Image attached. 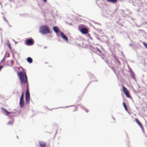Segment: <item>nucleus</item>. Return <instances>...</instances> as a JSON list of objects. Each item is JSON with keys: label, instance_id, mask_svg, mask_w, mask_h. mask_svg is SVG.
Returning a JSON list of instances; mask_svg holds the SVG:
<instances>
[{"label": "nucleus", "instance_id": "1", "mask_svg": "<svg viewBox=\"0 0 147 147\" xmlns=\"http://www.w3.org/2000/svg\"><path fill=\"white\" fill-rule=\"evenodd\" d=\"M18 75L20 78L21 85H22L24 84H26L27 87L28 88L27 78L26 73L24 71H20L18 73Z\"/></svg>", "mask_w": 147, "mask_h": 147}, {"label": "nucleus", "instance_id": "2", "mask_svg": "<svg viewBox=\"0 0 147 147\" xmlns=\"http://www.w3.org/2000/svg\"><path fill=\"white\" fill-rule=\"evenodd\" d=\"M40 32L42 34L51 33L49 26L45 25H43L40 27Z\"/></svg>", "mask_w": 147, "mask_h": 147}, {"label": "nucleus", "instance_id": "3", "mask_svg": "<svg viewBox=\"0 0 147 147\" xmlns=\"http://www.w3.org/2000/svg\"><path fill=\"white\" fill-rule=\"evenodd\" d=\"M122 87L123 88V91L125 93L126 96L127 98H131V96L130 95H129V92L127 89V88H126L123 85H122Z\"/></svg>", "mask_w": 147, "mask_h": 147}, {"label": "nucleus", "instance_id": "4", "mask_svg": "<svg viewBox=\"0 0 147 147\" xmlns=\"http://www.w3.org/2000/svg\"><path fill=\"white\" fill-rule=\"evenodd\" d=\"M60 35L63 39L66 41H68L67 37L62 32H60Z\"/></svg>", "mask_w": 147, "mask_h": 147}, {"label": "nucleus", "instance_id": "5", "mask_svg": "<svg viewBox=\"0 0 147 147\" xmlns=\"http://www.w3.org/2000/svg\"><path fill=\"white\" fill-rule=\"evenodd\" d=\"M135 120L136 121L137 123L140 126V127L141 128L142 130H144V128L142 125L141 123H140V122L139 121V120L137 118H135Z\"/></svg>", "mask_w": 147, "mask_h": 147}, {"label": "nucleus", "instance_id": "6", "mask_svg": "<svg viewBox=\"0 0 147 147\" xmlns=\"http://www.w3.org/2000/svg\"><path fill=\"white\" fill-rule=\"evenodd\" d=\"M34 43L33 40L31 39H29L28 40L26 43V45H33Z\"/></svg>", "mask_w": 147, "mask_h": 147}, {"label": "nucleus", "instance_id": "7", "mask_svg": "<svg viewBox=\"0 0 147 147\" xmlns=\"http://www.w3.org/2000/svg\"><path fill=\"white\" fill-rule=\"evenodd\" d=\"M80 31L82 33L84 34H86L88 32V29L86 28H82Z\"/></svg>", "mask_w": 147, "mask_h": 147}, {"label": "nucleus", "instance_id": "8", "mask_svg": "<svg viewBox=\"0 0 147 147\" xmlns=\"http://www.w3.org/2000/svg\"><path fill=\"white\" fill-rule=\"evenodd\" d=\"M39 144L41 147H45L46 146V143L42 141L39 142Z\"/></svg>", "mask_w": 147, "mask_h": 147}, {"label": "nucleus", "instance_id": "9", "mask_svg": "<svg viewBox=\"0 0 147 147\" xmlns=\"http://www.w3.org/2000/svg\"><path fill=\"white\" fill-rule=\"evenodd\" d=\"M27 89L26 90V93H25L26 97H30V94H29V90H28L29 87L28 88L27 87Z\"/></svg>", "mask_w": 147, "mask_h": 147}, {"label": "nucleus", "instance_id": "10", "mask_svg": "<svg viewBox=\"0 0 147 147\" xmlns=\"http://www.w3.org/2000/svg\"><path fill=\"white\" fill-rule=\"evenodd\" d=\"M20 105L21 107H23L24 106V102L23 100H20Z\"/></svg>", "mask_w": 147, "mask_h": 147}, {"label": "nucleus", "instance_id": "11", "mask_svg": "<svg viewBox=\"0 0 147 147\" xmlns=\"http://www.w3.org/2000/svg\"><path fill=\"white\" fill-rule=\"evenodd\" d=\"M108 2L111 3H115L117 2V0H106Z\"/></svg>", "mask_w": 147, "mask_h": 147}, {"label": "nucleus", "instance_id": "12", "mask_svg": "<svg viewBox=\"0 0 147 147\" xmlns=\"http://www.w3.org/2000/svg\"><path fill=\"white\" fill-rule=\"evenodd\" d=\"M54 31L57 33L59 32V30L57 26H55L53 27Z\"/></svg>", "mask_w": 147, "mask_h": 147}, {"label": "nucleus", "instance_id": "13", "mask_svg": "<svg viewBox=\"0 0 147 147\" xmlns=\"http://www.w3.org/2000/svg\"><path fill=\"white\" fill-rule=\"evenodd\" d=\"M27 61L28 62L30 63H31L32 62V59L30 57H28L27 58Z\"/></svg>", "mask_w": 147, "mask_h": 147}, {"label": "nucleus", "instance_id": "14", "mask_svg": "<svg viewBox=\"0 0 147 147\" xmlns=\"http://www.w3.org/2000/svg\"><path fill=\"white\" fill-rule=\"evenodd\" d=\"M30 101V97H26V102L28 104H29Z\"/></svg>", "mask_w": 147, "mask_h": 147}, {"label": "nucleus", "instance_id": "15", "mask_svg": "<svg viewBox=\"0 0 147 147\" xmlns=\"http://www.w3.org/2000/svg\"><path fill=\"white\" fill-rule=\"evenodd\" d=\"M2 109L6 113V115H8L10 113L7 111V110L5 109L4 108H2Z\"/></svg>", "mask_w": 147, "mask_h": 147}, {"label": "nucleus", "instance_id": "16", "mask_svg": "<svg viewBox=\"0 0 147 147\" xmlns=\"http://www.w3.org/2000/svg\"><path fill=\"white\" fill-rule=\"evenodd\" d=\"M13 121L12 120L11 121H10L8 122L7 124L9 125H12L13 124Z\"/></svg>", "mask_w": 147, "mask_h": 147}, {"label": "nucleus", "instance_id": "17", "mask_svg": "<svg viewBox=\"0 0 147 147\" xmlns=\"http://www.w3.org/2000/svg\"><path fill=\"white\" fill-rule=\"evenodd\" d=\"M123 107H124L125 110L126 111H127V107L126 106V105L125 103L124 102H123Z\"/></svg>", "mask_w": 147, "mask_h": 147}, {"label": "nucleus", "instance_id": "18", "mask_svg": "<svg viewBox=\"0 0 147 147\" xmlns=\"http://www.w3.org/2000/svg\"><path fill=\"white\" fill-rule=\"evenodd\" d=\"M142 43L145 47L147 49V43H146L144 42H142Z\"/></svg>", "mask_w": 147, "mask_h": 147}, {"label": "nucleus", "instance_id": "19", "mask_svg": "<svg viewBox=\"0 0 147 147\" xmlns=\"http://www.w3.org/2000/svg\"><path fill=\"white\" fill-rule=\"evenodd\" d=\"M24 94V92H23L21 96L20 100H23Z\"/></svg>", "mask_w": 147, "mask_h": 147}, {"label": "nucleus", "instance_id": "20", "mask_svg": "<svg viewBox=\"0 0 147 147\" xmlns=\"http://www.w3.org/2000/svg\"><path fill=\"white\" fill-rule=\"evenodd\" d=\"M85 111H86V112L88 113V110L87 109H84Z\"/></svg>", "mask_w": 147, "mask_h": 147}, {"label": "nucleus", "instance_id": "21", "mask_svg": "<svg viewBox=\"0 0 147 147\" xmlns=\"http://www.w3.org/2000/svg\"><path fill=\"white\" fill-rule=\"evenodd\" d=\"M97 51L99 52H100V53H101V51L100 50V49H99L98 48H97Z\"/></svg>", "mask_w": 147, "mask_h": 147}, {"label": "nucleus", "instance_id": "22", "mask_svg": "<svg viewBox=\"0 0 147 147\" xmlns=\"http://www.w3.org/2000/svg\"><path fill=\"white\" fill-rule=\"evenodd\" d=\"M8 46L9 48L11 49V46L10 44H8Z\"/></svg>", "mask_w": 147, "mask_h": 147}, {"label": "nucleus", "instance_id": "23", "mask_svg": "<svg viewBox=\"0 0 147 147\" xmlns=\"http://www.w3.org/2000/svg\"><path fill=\"white\" fill-rule=\"evenodd\" d=\"M3 66H0V71L1 70V69L3 68Z\"/></svg>", "mask_w": 147, "mask_h": 147}, {"label": "nucleus", "instance_id": "24", "mask_svg": "<svg viewBox=\"0 0 147 147\" xmlns=\"http://www.w3.org/2000/svg\"><path fill=\"white\" fill-rule=\"evenodd\" d=\"M74 107L76 109V110L77 109V108L76 106H74Z\"/></svg>", "mask_w": 147, "mask_h": 147}, {"label": "nucleus", "instance_id": "25", "mask_svg": "<svg viewBox=\"0 0 147 147\" xmlns=\"http://www.w3.org/2000/svg\"><path fill=\"white\" fill-rule=\"evenodd\" d=\"M43 1L44 2H46V1H47V0H43Z\"/></svg>", "mask_w": 147, "mask_h": 147}, {"label": "nucleus", "instance_id": "26", "mask_svg": "<svg viewBox=\"0 0 147 147\" xmlns=\"http://www.w3.org/2000/svg\"><path fill=\"white\" fill-rule=\"evenodd\" d=\"M11 63H12V62H13V61L12 60H11Z\"/></svg>", "mask_w": 147, "mask_h": 147}, {"label": "nucleus", "instance_id": "27", "mask_svg": "<svg viewBox=\"0 0 147 147\" xmlns=\"http://www.w3.org/2000/svg\"><path fill=\"white\" fill-rule=\"evenodd\" d=\"M133 78L134 79H135V77H134V76H133Z\"/></svg>", "mask_w": 147, "mask_h": 147}]
</instances>
